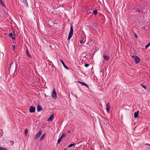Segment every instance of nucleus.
<instances>
[{
	"mask_svg": "<svg viewBox=\"0 0 150 150\" xmlns=\"http://www.w3.org/2000/svg\"><path fill=\"white\" fill-rule=\"evenodd\" d=\"M150 45V42L148 43L145 46V48L146 49Z\"/></svg>",
	"mask_w": 150,
	"mask_h": 150,
	"instance_id": "b1692460",
	"label": "nucleus"
},
{
	"mask_svg": "<svg viewBox=\"0 0 150 150\" xmlns=\"http://www.w3.org/2000/svg\"><path fill=\"white\" fill-rule=\"evenodd\" d=\"M75 144H70L69 146L68 147H70L72 146H73L74 145H75Z\"/></svg>",
	"mask_w": 150,
	"mask_h": 150,
	"instance_id": "4be33fe9",
	"label": "nucleus"
},
{
	"mask_svg": "<svg viewBox=\"0 0 150 150\" xmlns=\"http://www.w3.org/2000/svg\"><path fill=\"white\" fill-rule=\"evenodd\" d=\"M28 131L27 129H25V130L24 131V133H25V135L27 134L28 133Z\"/></svg>",
	"mask_w": 150,
	"mask_h": 150,
	"instance_id": "393cba45",
	"label": "nucleus"
},
{
	"mask_svg": "<svg viewBox=\"0 0 150 150\" xmlns=\"http://www.w3.org/2000/svg\"><path fill=\"white\" fill-rule=\"evenodd\" d=\"M106 107L107 108L106 109L107 111L108 112H109L110 109V106L109 105V103L107 104Z\"/></svg>",
	"mask_w": 150,
	"mask_h": 150,
	"instance_id": "f8f14e48",
	"label": "nucleus"
},
{
	"mask_svg": "<svg viewBox=\"0 0 150 150\" xmlns=\"http://www.w3.org/2000/svg\"><path fill=\"white\" fill-rule=\"evenodd\" d=\"M136 11H137L139 12H141V11L139 10L138 8H137V9H136Z\"/></svg>",
	"mask_w": 150,
	"mask_h": 150,
	"instance_id": "c85d7f7f",
	"label": "nucleus"
},
{
	"mask_svg": "<svg viewBox=\"0 0 150 150\" xmlns=\"http://www.w3.org/2000/svg\"><path fill=\"white\" fill-rule=\"evenodd\" d=\"M11 144V145H13L14 144V142L13 141H11L10 142Z\"/></svg>",
	"mask_w": 150,
	"mask_h": 150,
	"instance_id": "cd10ccee",
	"label": "nucleus"
},
{
	"mask_svg": "<svg viewBox=\"0 0 150 150\" xmlns=\"http://www.w3.org/2000/svg\"><path fill=\"white\" fill-rule=\"evenodd\" d=\"M35 108L34 107L31 106L30 107L29 111L30 112H35Z\"/></svg>",
	"mask_w": 150,
	"mask_h": 150,
	"instance_id": "0eeeda50",
	"label": "nucleus"
},
{
	"mask_svg": "<svg viewBox=\"0 0 150 150\" xmlns=\"http://www.w3.org/2000/svg\"><path fill=\"white\" fill-rule=\"evenodd\" d=\"M60 59V60L62 64L63 65V66L64 67L65 69H67V70H69V69L68 67L64 63V62L63 61V60L61 59Z\"/></svg>",
	"mask_w": 150,
	"mask_h": 150,
	"instance_id": "9d476101",
	"label": "nucleus"
},
{
	"mask_svg": "<svg viewBox=\"0 0 150 150\" xmlns=\"http://www.w3.org/2000/svg\"><path fill=\"white\" fill-rule=\"evenodd\" d=\"M65 136V133H63L57 140V143L59 144H60L62 139Z\"/></svg>",
	"mask_w": 150,
	"mask_h": 150,
	"instance_id": "423d86ee",
	"label": "nucleus"
},
{
	"mask_svg": "<svg viewBox=\"0 0 150 150\" xmlns=\"http://www.w3.org/2000/svg\"><path fill=\"white\" fill-rule=\"evenodd\" d=\"M83 42V40L82 39V38H81V40L80 41V43H82Z\"/></svg>",
	"mask_w": 150,
	"mask_h": 150,
	"instance_id": "c756f323",
	"label": "nucleus"
},
{
	"mask_svg": "<svg viewBox=\"0 0 150 150\" xmlns=\"http://www.w3.org/2000/svg\"><path fill=\"white\" fill-rule=\"evenodd\" d=\"M46 134L45 133L43 134L41 137L40 138V141H42V139H43L45 137L46 135Z\"/></svg>",
	"mask_w": 150,
	"mask_h": 150,
	"instance_id": "f3484780",
	"label": "nucleus"
},
{
	"mask_svg": "<svg viewBox=\"0 0 150 150\" xmlns=\"http://www.w3.org/2000/svg\"><path fill=\"white\" fill-rule=\"evenodd\" d=\"M64 150H67V149L65 148Z\"/></svg>",
	"mask_w": 150,
	"mask_h": 150,
	"instance_id": "f704fd0d",
	"label": "nucleus"
},
{
	"mask_svg": "<svg viewBox=\"0 0 150 150\" xmlns=\"http://www.w3.org/2000/svg\"><path fill=\"white\" fill-rule=\"evenodd\" d=\"M141 85L142 87L144 89H146V86L144 85H143L142 84H141Z\"/></svg>",
	"mask_w": 150,
	"mask_h": 150,
	"instance_id": "5701e85b",
	"label": "nucleus"
},
{
	"mask_svg": "<svg viewBox=\"0 0 150 150\" xmlns=\"http://www.w3.org/2000/svg\"><path fill=\"white\" fill-rule=\"evenodd\" d=\"M37 110L38 112H40L42 110V108L40 105H38L37 106Z\"/></svg>",
	"mask_w": 150,
	"mask_h": 150,
	"instance_id": "9b49d317",
	"label": "nucleus"
},
{
	"mask_svg": "<svg viewBox=\"0 0 150 150\" xmlns=\"http://www.w3.org/2000/svg\"><path fill=\"white\" fill-rule=\"evenodd\" d=\"M150 144L148 143H146L145 144V146H149Z\"/></svg>",
	"mask_w": 150,
	"mask_h": 150,
	"instance_id": "2f4dec72",
	"label": "nucleus"
},
{
	"mask_svg": "<svg viewBox=\"0 0 150 150\" xmlns=\"http://www.w3.org/2000/svg\"><path fill=\"white\" fill-rule=\"evenodd\" d=\"M13 49L14 50L15 49V46L13 45Z\"/></svg>",
	"mask_w": 150,
	"mask_h": 150,
	"instance_id": "7c9ffc66",
	"label": "nucleus"
},
{
	"mask_svg": "<svg viewBox=\"0 0 150 150\" xmlns=\"http://www.w3.org/2000/svg\"><path fill=\"white\" fill-rule=\"evenodd\" d=\"M0 150H7V149L4 147H0Z\"/></svg>",
	"mask_w": 150,
	"mask_h": 150,
	"instance_id": "412c9836",
	"label": "nucleus"
},
{
	"mask_svg": "<svg viewBox=\"0 0 150 150\" xmlns=\"http://www.w3.org/2000/svg\"><path fill=\"white\" fill-rule=\"evenodd\" d=\"M12 65V64H11V65H10V66L9 67V69H8V71H9V73H10V72L13 71H14V72L16 70V66H15V67L14 66L13 67H11V65Z\"/></svg>",
	"mask_w": 150,
	"mask_h": 150,
	"instance_id": "7ed1b4c3",
	"label": "nucleus"
},
{
	"mask_svg": "<svg viewBox=\"0 0 150 150\" xmlns=\"http://www.w3.org/2000/svg\"><path fill=\"white\" fill-rule=\"evenodd\" d=\"M134 36L135 37V38H138V36L135 33H134Z\"/></svg>",
	"mask_w": 150,
	"mask_h": 150,
	"instance_id": "bb28decb",
	"label": "nucleus"
},
{
	"mask_svg": "<svg viewBox=\"0 0 150 150\" xmlns=\"http://www.w3.org/2000/svg\"><path fill=\"white\" fill-rule=\"evenodd\" d=\"M68 133H70L71 132H70V131L69 130H68Z\"/></svg>",
	"mask_w": 150,
	"mask_h": 150,
	"instance_id": "72a5a7b5",
	"label": "nucleus"
},
{
	"mask_svg": "<svg viewBox=\"0 0 150 150\" xmlns=\"http://www.w3.org/2000/svg\"><path fill=\"white\" fill-rule=\"evenodd\" d=\"M42 131L41 130H40L38 132L37 134L36 135L35 137V139H36L38 138L42 134Z\"/></svg>",
	"mask_w": 150,
	"mask_h": 150,
	"instance_id": "39448f33",
	"label": "nucleus"
},
{
	"mask_svg": "<svg viewBox=\"0 0 150 150\" xmlns=\"http://www.w3.org/2000/svg\"><path fill=\"white\" fill-rule=\"evenodd\" d=\"M23 1L26 6L27 7H28V4L27 0H22Z\"/></svg>",
	"mask_w": 150,
	"mask_h": 150,
	"instance_id": "a211bd4d",
	"label": "nucleus"
},
{
	"mask_svg": "<svg viewBox=\"0 0 150 150\" xmlns=\"http://www.w3.org/2000/svg\"><path fill=\"white\" fill-rule=\"evenodd\" d=\"M139 111L135 112L134 113V116L135 118H137L138 116Z\"/></svg>",
	"mask_w": 150,
	"mask_h": 150,
	"instance_id": "ddd939ff",
	"label": "nucleus"
},
{
	"mask_svg": "<svg viewBox=\"0 0 150 150\" xmlns=\"http://www.w3.org/2000/svg\"><path fill=\"white\" fill-rule=\"evenodd\" d=\"M54 117V116H53V114L51 115L48 118V121H51L52 120V119Z\"/></svg>",
	"mask_w": 150,
	"mask_h": 150,
	"instance_id": "2eb2a0df",
	"label": "nucleus"
},
{
	"mask_svg": "<svg viewBox=\"0 0 150 150\" xmlns=\"http://www.w3.org/2000/svg\"><path fill=\"white\" fill-rule=\"evenodd\" d=\"M132 57L134 59L136 64H138L140 62V59L138 56L136 55H133L132 56Z\"/></svg>",
	"mask_w": 150,
	"mask_h": 150,
	"instance_id": "f03ea898",
	"label": "nucleus"
},
{
	"mask_svg": "<svg viewBox=\"0 0 150 150\" xmlns=\"http://www.w3.org/2000/svg\"><path fill=\"white\" fill-rule=\"evenodd\" d=\"M136 9H137V8H134V10H136Z\"/></svg>",
	"mask_w": 150,
	"mask_h": 150,
	"instance_id": "473e14b6",
	"label": "nucleus"
},
{
	"mask_svg": "<svg viewBox=\"0 0 150 150\" xmlns=\"http://www.w3.org/2000/svg\"><path fill=\"white\" fill-rule=\"evenodd\" d=\"M52 96L54 99H56L57 98V93L54 89L52 91Z\"/></svg>",
	"mask_w": 150,
	"mask_h": 150,
	"instance_id": "20e7f679",
	"label": "nucleus"
},
{
	"mask_svg": "<svg viewBox=\"0 0 150 150\" xmlns=\"http://www.w3.org/2000/svg\"><path fill=\"white\" fill-rule=\"evenodd\" d=\"M0 4L1 5L3 6L4 7H5V6L4 5L2 0H0Z\"/></svg>",
	"mask_w": 150,
	"mask_h": 150,
	"instance_id": "6ab92c4d",
	"label": "nucleus"
},
{
	"mask_svg": "<svg viewBox=\"0 0 150 150\" xmlns=\"http://www.w3.org/2000/svg\"><path fill=\"white\" fill-rule=\"evenodd\" d=\"M93 13L95 15H97L98 13L97 10L96 9L95 10L93 11Z\"/></svg>",
	"mask_w": 150,
	"mask_h": 150,
	"instance_id": "aec40b11",
	"label": "nucleus"
},
{
	"mask_svg": "<svg viewBox=\"0 0 150 150\" xmlns=\"http://www.w3.org/2000/svg\"><path fill=\"white\" fill-rule=\"evenodd\" d=\"M149 78L150 79V75H149Z\"/></svg>",
	"mask_w": 150,
	"mask_h": 150,
	"instance_id": "c9c22d12",
	"label": "nucleus"
},
{
	"mask_svg": "<svg viewBox=\"0 0 150 150\" xmlns=\"http://www.w3.org/2000/svg\"><path fill=\"white\" fill-rule=\"evenodd\" d=\"M77 82L78 83H79L80 84H81L82 86H84L86 87H87L88 88H89V87L88 86V85L86 84L85 83H84V82H81L80 81H77Z\"/></svg>",
	"mask_w": 150,
	"mask_h": 150,
	"instance_id": "6e6552de",
	"label": "nucleus"
},
{
	"mask_svg": "<svg viewBox=\"0 0 150 150\" xmlns=\"http://www.w3.org/2000/svg\"><path fill=\"white\" fill-rule=\"evenodd\" d=\"M149 146H150V145H149Z\"/></svg>",
	"mask_w": 150,
	"mask_h": 150,
	"instance_id": "e433bc0d",
	"label": "nucleus"
},
{
	"mask_svg": "<svg viewBox=\"0 0 150 150\" xmlns=\"http://www.w3.org/2000/svg\"><path fill=\"white\" fill-rule=\"evenodd\" d=\"M73 33V25L71 24L70 29V31L69 32V33L68 35V40H69L71 38Z\"/></svg>",
	"mask_w": 150,
	"mask_h": 150,
	"instance_id": "f257e3e1",
	"label": "nucleus"
},
{
	"mask_svg": "<svg viewBox=\"0 0 150 150\" xmlns=\"http://www.w3.org/2000/svg\"><path fill=\"white\" fill-rule=\"evenodd\" d=\"M103 57L104 59L106 61H108L110 59L109 57L106 55L105 54H104L103 55Z\"/></svg>",
	"mask_w": 150,
	"mask_h": 150,
	"instance_id": "1a4fd4ad",
	"label": "nucleus"
},
{
	"mask_svg": "<svg viewBox=\"0 0 150 150\" xmlns=\"http://www.w3.org/2000/svg\"><path fill=\"white\" fill-rule=\"evenodd\" d=\"M9 36L12 38V39L15 40V38L14 36H13V33H9L8 34Z\"/></svg>",
	"mask_w": 150,
	"mask_h": 150,
	"instance_id": "dca6fc26",
	"label": "nucleus"
},
{
	"mask_svg": "<svg viewBox=\"0 0 150 150\" xmlns=\"http://www.w3.org/2000/svg\"><path fill=\"white\" fill-rule=\"evenodd\" d=\"M26 53L28 56L29 57L31 58H32L29 52L27 49L26 51Z\"/></svg>",
	"mask_w": 150,
	"mask_h": 150,
	"instance_id": "4468645a",
	"label": "nucleus"
},
{
	"mask_svg": "<svg viewBox=\"0 0 150 150\" xmlns=\"http://www.w3.org/2000/svg\"><path fill=\"white\" fill-rule=\"evenodd\" d=\"M89 65V64H85V67H87Z\"/></svg>",
	"mask_w": 150,
	"mask_h": 150,
	"instance_id": "a878e982",
	"label": "nucleus"
}]
</instances>
